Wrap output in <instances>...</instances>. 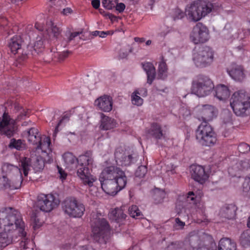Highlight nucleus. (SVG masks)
<instances>
[{
	"instance_id": "nucleus-1",
	"label": "nucleus",
	"mask_w": 250,
	"mask_h": 250,
	"mask_svg": "<svg viewBox=\"0 0 250 250\" xmlns=\"http://www.w3.org/2000/svg\"><path fill=\"white\" fill-rule=\"evenodd\" d=\"M0 227L4 230L0 233V248L17 242L18 234L25 235V224L18 210L12 208L0 211Z\"/></svg>"
},
{
	"instance_id": "nucleus-2",
	"label": "nucleus",
	"mask_w": 250,
	"mask_h": 250,
	"mask_svg": "<svg viewBox=\"0 0 250 250\" xmlns=\"http://www.w3.org/2000/svg\"><path fill=\"white\" fill-rule=\"evenodd\" d=\"M49 39L45 34L41 33L36 39L34 46L25 44L20 36H16L10 39L8 47L11 51L14 54H18L19 56L15 62L17 66L21 65L26 60L30 54L34 55L35 53H39L40 49L44 47L46 42Z\"/></svg>"
},
{
	"instance_id": "nucleus-3",
	"label": "nucleus",
	"mask_w": 250,
	"mask_h": 250,
	"mask_svg": "<svg viewBox=\"0 0 250 250\" xmlns=\"http://www.w3.org/2000/svg\"><path fill=\"white\" fill-rule=\"evenodd\" d=\"M2 171L6 175L3 176V185L5 188L18 189L27 181V177L23 176L21 169L10 164H5Z\"/></svg>"
},
{
	"instance_id": "nucleus-4",
	"label": "nucleus",
	"mask_w": 250,
	"mask_h": 250,
	"mask_svg": "<svg viewBox=\"0 0 250 250\" xmlns=\"http://www.w3.org/2000/svg\"><path fill=\"white\" fill-rule=\"evenodd\" d=\"M230 105L237 116L247 117L250 115V95L244 90L235 92L231 99Z\"/></svg>"
},
{
	"instance_id": "nucleus-5",
	"label": "nucleus",
	"mask_w": 250,
	"mask_h": 250,
	"mask_svg": "<svg viewBox=\"0 0 250 250\" xmlns=\"http://www.w3.org/2000/svg\"><path fill=\"white\" fill-rule=\"evenodd\" d=\"M98 214H93L91 219L92 235L93 239L100 243H106L110 232V226L107 220Z\"/></svg>"
},
{
	"instance_id": "nucleus-6",
	"label": "nucleus",
	"mask_w": 250,
	"mask_h": 250,
	"mask_svg": "<svg viewBox=\"0 0 250 250\" xmlns=\"http://www.w3.org/2000/svg\"><path fill=\"white\" fill-rule=\"evenodd\" d=\"M93 162L92 152L91 151H87L84 154L81 155L77 160V175L84 185H88L89 187L92 186L93 182L96 180L90 174L89 169L87 167L88 165H91Z\"/></svg>"
},
{
	"instance_id": "nucleus-7",
	"label": "nucleus",
	"mask_w": 250,
	"mask_h": 250,
	"mask_svg": "<svg viewBox=\"0 0 250 250\" xmlns=\"http://www.w3.org/2000/svg\"><path fill=\"white\" fill-rule=\"evenodd\" d=\"M196 138L203 146H212L217 142V136L211 126L207 122H203L196 131Z\"/></svg>"
},
{
	"instance_id": "nucleus-8",
	"label": "nucleus",
	"mask_w": 250,
	"mask_h": 250,
	"mask_svg": "<svg viewBox=\"0 0 250 250\" xmlns=\"http://www.w3.org/2000/svg\"><path fill=\"white\" fill-rule=\"evenodd\" d=\"M212 4L209 2H194L186 8V15L190 20L197 21L209 13L212 10Z\"/></svg>"
},
{
	"instance_id": "nucleus-9",
	"label": "nucleus",
	"mask_w": 250,
	"mask_h": 250,
	"mask_svg": "<svg viewBox=\"0 0 250 250\" xmlns=\"http://www.w3.org/2000/svg\"><path fill=\"white\" fill-rule=\"evenodd\" d=\"M214 87L213 82L208 77L199 75L192 82L191 91L198 97H202L209 95Z\"/></svg>"
},
{
	"instance_id": "nucleus-10",
	"label": "nucleus",
	"mask_w": 250,
	"mask_h": 250,
	"mask_svg": "<svg viewBox=\"0 0 250 250\" xmlns=\"http://www.w3.org/2000/svg\"><path fill=\"white\" fill-rule=\"evenodd\" d=\"M62 208L65 214L73 218L81 217L85 211L83 204L72 197L67 198L63 201Z\"/></svg>"
},
{
	"instance_id": "nucleus-11",
	"label": "nucleus",
	"mask_w": 250,
	"mask_h": 250,
	"mask_svg": "<svg viewBox=\"0 0 250 250\" xmlns=\"http://www.w3.org/2000/svg\"><path fill=\"white\" fill-rule=\"evenodd\" d=\"M214 53L212 49L208 46L200 47L193 55V60L197 67H205L213 62Z\"/></svg>"
},
{
	"instance_id": "nucleus-12",
	"label": "nucleus",
	"mask_w": 250,
	"mask_h": 250,
	"mask_svg": "<svg viewBox=\"0 0 250 250\" xmlns=\"http://www.w3.org/2000/svg\"><path fill=\"white\" fill-rule=\"evenodd\" d=\"M102 189L107 194L115 195L121 190L125 188L127 180L124 178L116 180L99 179Z\"/></svg>"
},
{
	"instance_id": "nucleus-13",
	"label": "nucleus",
	"mask_w": 250,
	"mask_h": 250,
	"mask_svg": "<svg viewBox=\"0 0 250 250\" xmlns=\"http://www.w3.org/2000/svg\"><path fill=\"white\" fill-rule=\"evenodd\" d=\"M20 166L24 177H27L31 167H32L36 172L42 170L44 167V161L41 156L32 157L31 158L24 157L21 160Z\"/></svg>"
},
{
	"instance_id": "nucleus-14",
	"label": "nucleus",
	"mask_w": 250,
	"mask_h": 250,
	"mask_svg": "<svg viewBox=\"0 0 250 250\" xmlns=\"http://www.w3.org/2000/svg\"><path fill=\"white\" fill-rule=\"evenodd\" d=\"M115 158L117 164L121 167L131 166L138 161V156L125 151L122 148H117L115 152Z\"/></svg>"
},
{
	"instance_id": "nucleus-15",
	"label": "nucleus",
	"mask_w": 250,
	"mask_h": 250,
	"mask_svg": "<svg viewBox=\"0 0 250 250\" xmlns=\"http://www.w3.org/2000/svg\"><path fill=\"white\" fill-rule=\"evenodd\" d=\"M190 39L194 44L204 43L209 39V31L206 26L198 22L193 27Z\"/></svg>"
},
{
	"instance_id": "nucleus-16",
	"label": "nucleus",
	"mask_w": 250,
	"mask_h": 250,
	"mask_svg": "<svg viewBox=\"0 0 250 250\" xmlns=\"http://www.w3.org/2000/svg\"><path fill=\"white\" fill-rule=\"evenodd\" d=\"M58 205L57 201L52 194H40L38 196L36 203L37 208L41 210L48 212L55 208Z\"/></svg>"
},
{
	"instance_id": "nucleus-17",
	"label": "nucleus",
	"mask_w": 250,
	"mask_h": 250,
	"mask_svg": "<svg viewBox=\"0 0 250 250\" xmlns=\"http://www.w3.org/2000/svg\"><path fill=\"white\" fill-rule=\"evenodd\" d=\"M17 129L15 121L10 118L8 115L4 113L2 120L0 122V131L2 134L10 138L14 135Z\"/></svg>"
},
{
	"instance_id": "nucleus-18",
	"label": "nucleus",
	"mask_w": 250,
	"mask_h": 250,
	"mask_svg": "<svg viewBox=\"0 0 250 250\" xmlns=\"http://www.w3.org/2000/svg\"><path fill=\"white\" fill-rule=\"evenodd\" d=\"M120 178H124V180H127L125 172L120 168L115 166H109L106 167L102 171L99 179L117 180Z\"/></svg>"
},
{
	"instance_id": "nucleus-19",
	"label": "nucleus",
	"mask_w": 250,
	"mask_h": 250,
	"mask_svg": "<svg viewBox=\"0 0 250 250\" xmlns=\"http://www.w3.org/2000/svg\"><path fill=\"white\" fill-rule=\"evenodd\" d=\"M191 177L200 184H203L208 179V174L205 172L204 168L199 165H192L190 167Z\"/></svg>"
},
{
	"instance_id": "nucleus-20",
	"label": "nucleus",
	"mask_w": 250,
	"mask_h": 250,
	"mask_svg": "<svg viewBox=\"0 0 250 250\" xmlns=\"http://www.w3.org/2000/svg\"><path fill=\"white\" fill-rule=\"evenodd\" d=\"M95 104L101 110L109 112L112 109V99L109 96L104 95L96 99Z\"/></svg>"
},
{
	"instance_id": "nucleus-21",
	"label": "nucleus",
	"mask_w": 250,
	"mask_h": 250,
	"mask_svg": "<svg viewBox=\"0 0 250 250\" xmlns=\"http://www.w3.org/2000/svg\"><path fill=\"white\" fill-rule=\"evenodd\" d=\"M62 30L54 23L51 20H49L46 22V27L45 28V35L49 39H51V36L53 38H57L61 33Z\"/></svg>"
},
{
	"instance_id": "nucleus-22",
	"label": "nucleus",
	"mask_w": 250,
	"mask_h": 250,
	"mask_svg": "<svg viewBox=\"0 0 250 250\" xmlns=\"http://www.w3.org/2000/svg\"><path fill=\"white\" fill-rule=\"evenodd\" d=\"M143 68L147 75V83L151 84L156 77L155 68L153 64L149 62L142 63Z\"/></svg>"
},
{
	"instance_id": "nucleus-23",
	"label": "nucleus",
	"mask_w": 250,
	"mask_h": 250,
	"mask_svg": "<svg viewBox=\"0 0 250 250\" xmlns=\"http://www.w3.org/2000/svg\"><path fill=\"white\" fill-rule=\"evenodd\" d=\"M215 97L220 101H225L230 95V91L228 87L224 84L217 85L215 89Z\"/></svg>"
},
{
	"instance_id": "nucleus-24",
	"label": "nucleus",
	"mask_w": 250,
	"mask_h": 250,
	"mask_svg": "<svg viewBox=\"0 0 250 250\" xmlns=\"http://www.w3.org/2000/svg\"><path fill=\"white\" fill-rule=\"evenodd\" d=\"M101 125H100V128L101 130H110L116 126L117 123L114 119L105 116L103 113L101 114Z\"/></svg>"
},
{
	"instance_id": "nucleus-25",
	"label": "nucleus",
	"mask_w": 250,
	"mask_h": 250,
	"mask_svg": "<svg viewBox=\"0 0 250 250\" xmlns=\"http://www.w3.org/2000/svg\"><path fill=\"white\" fill-rule=\"evenodd\" d=\"M247 164L246 161L242 160L234 162V163L228 168V172L232 177L237 176L240 171L243 170L247 167Z\"/></svg>"
},
{
	"instance_id": "nucleus-26",
	"label": "nucleus",
	"mask_w": 250,
	"mask_h": 250,
	"mask_svg": "<svg viewBox=\"0 0 250 250\" xmlns=\"http://www.w3.org/2000/svg\"><path fill=\"white\" fill-rule=\"evenodd\" d=\"M236 207L234 205L229 204L226 205L221 209V216L228 219H233L236 215Z\"/></svg>"
},
{
	"instance_id": "nucleus-27",
	"label": "nucleus",
	"mask_w": 250,
	"mask_h": 250,
	"mask_svg": "<svg viewBox=\"0 0 250 250\" xmlns=\"http://www.w3.org/2000/svg\"><path fill=\"white\" fill-rule=\"evenodd\" d=\"M148 134L155 138L160 139L162 137H165V131L162 130L161 126L157 123H153L148 131Z\"/></svg>"
},
{
	"instance_id": "nucleus-28",
	"label": "nucleus",
	"mask_w": 250,
	"mask_h": 250,
	"mask_svg": "<svg viewBox=\"0 0 250 250\" xmlns=\"http://www.w3.org/2000/svg\"><path fill=\"white\" fill-rule=\"evenodd\" d=\"M203 122L211 120L214 115V108L211 105H204L201 111Z\"/></svg>"
},
{
	"instance_id": "nucleus-29",
	"label": "nucleus",
	"mask_w": 250,
	"mask_h": 250,
	"mask_svg": "<svg viewBox=\"0 0 250 250\" xmlns=\"http://www.w3.org/2000/svg\"><path fill=\"white\" fill-rule=\"evenodd\" d=\"M228 72L229 76L235 81H242L244 77L243 68L241 66L237 65L233 67L230 70H228Z\"/></svg>"
},
{
	"instance_id": "nucleus-30",
	"label": "nucleus",
	"mask_w": 250,
	"mask_h": 250,
	"mask_svg": "<svg viewBox=\"0 0 250 250\" xmlns=\"http://www.w3.org/2000/svg\"><path fill=\"white\" fill-rule=\"evenodd\" d=\"M236 244L229 238H222L219 244V250H236Z\"/></svg>"
},
{
	"instance_id": "nucleus-31",
	"label": "nucleus",
	"mask_w": 250,
	"mask_h": 250,
	"mask_svg": "<svg viewBox=\"0 0 250 250\" xmlns=\"http://www.w3.org/2000/svg\"><path fill=\"white\" fill-rule=\"evenodd\" d=\"M110 218L117 223H120L124 221L126 215L123 210L120 208H115L112 210L110 213Z\"/></svg>"
},
{
	"instance_id": "nucleus-32",
	"label": "nucleus",
	"mask_w": 250,
	"mask_h": 250,
	"mask_svg": "<svg viewBox=\"0 0 250 250\" xmlns=\"http://www.w3.org/2000/svg\"><path fill=\"white\" fill-rule=\"evenodd\" d=\"M11 148H14L18 150H23L26 148V145L24 140L12 139L9 145Z\"/></svg>"
},
{
	"instance_id": "nucleus-33",
	"label": "nucleus",
	"mask_w": 250,
	"mask_h": 250,
	"mask_svg": "<svg viewBox=\"0 0 250 250\" xmlns=\"http://www.w3.org/2000/svg\"><path fill=\"white\" fill-rule=\"evenodd\" d=\"M240 241L244 248L250 247V229H247L241 234Z\"/></svg>"
},
{
	"instance_id": "nucleus-34",
	"label": "nucleus",
	"mask_w": 250,
	"mask_h": 250,
	"mask_svg": "<svg viewBox=\"0 0 250 250\" xmlns=\"http://www.w3.org/2000/svg\"><path fill=\"white\" fill-rule=\"evenodd\" d=\"M221 118L224 124L232 125H233V116L228 109L224 110L221 114Z\"/></svg>"
},
{
	"instance_id": "nucleus-35",
	"label": "nucleus",
	"mask_w": 250,
	"mask_h": 250,
	"mask_svg": "<svg viewBox=\"0 0 250 250\" xmlns=\"http://www.w3.org/2000/svg\"><path fill=\"white\" fill-rule=\"evenodd\" d=\"M167 68L166 62L162 61L159 65L157 78L159 79L165 80L167 77Z\"/></svg>"
},
{
	"instance_id": "nucleus-36",
	"label": "nucleus",
	"mask_w": 250,
	"mask_h": 250,
	"mask_svg": "<svg viewBox=\"0 0 250 250\" xmlns=\"http://www.w3.org/2000/svg\"><path fill=\"white\" fill-rule=\"evenodd\" d=\"M128 212L130 216L133 218L139 219L142 218L143 214L138 207L133 205L128 208Z\"/></svg>"
},
{
	"instance_id": "nucleus-37",
	"label": "nucleus",
	"mask_w": 250,
	"mask_h": 250,
	"mask_svg": "<svg viewBox=\"0 0 250 250\" xmlns=\"http://www.w3.org/2000/svg\"><path fill=\"white\" fill-rule=\"evenodd\" d=\"M28 141L31 144L36 145V148H42V138L39 133L38 135L35 134L33 136L28 138Z\"/></svg>"
},
{
	"instance_id": "nucleus-38",
	"label": "nucleus",
	"mask_w": 250,
	"mask_h": 250,
	"mask_svg": "<svg viewBox=\"0 0 250 250\" xmlns=\"http://www.w3.org/2000/svg\"><path fill=\"white\" fill-rule=\"evenodd\" d=\"M188 241L190 247L189 250H195L196 247H199L200 243L199 237L197 235L191 236Z\"/></svg>"
},
{
	"instance_id": "nucleus-39",
	"label": "nucleus",
	"mask_w": 250,
	"mask_h": 250,
	"mask_svg": "<svg viewBox=\"0 0 250 250\" xmlns=\"http://www.w3.org/2000/svg\"><path fill=\"white\" fill-rule=\"evenodd\" d=\"M139 95H141V93L139 92V90H135L131 96L132 104L137 106L141 105L143 103V99Z\"/></svg>"
},
{
	"instance_id": "nucleus-40",
	"label": "nucleus",
	"mask_w": 250,
	"mask_h": 250,
	"mask_svg": "<svg viewBox=\"0 0 250 250\" xmlns=\"http://www.w3.org/2000/svg\"><path fill=\"white\" fill-rule=\"evenodd\" d=\"M63 158L65 164L68 166L74 164L77 160V158L70 152L65 153L63 155Z\"/></svg>"
},
{
	"instance_id": "nucleus-41",
	"label": "nucleus",
	"mask_w": 250,
	"mask_h": 250,
	"mask_svg": "<svg viewBox=\"0 0 250 250\" xmlns=\"http://www.w3.org/2000/svg\"><path fill=\"white\" fill-rule=\"evenodd\" d=\"M25 235H22L21 234H18L19 237L20 238L19 239H17V241H21L20 246L21 248H22L23 249H27L29 248V244L30 243V240L26 238V232L24 230Z\"/></svg>"
},
{
	"instance_id": "nucleus-42",
	"label": "nucleus",
	"mask_w": 250,
	"mask_h": 250,
	"mask_svg": "<svg viewBox=\"0 0 250 250\" xmlns=\"http://www.w3.org/2000/svg\"><path fill=\"white\" fill-rule=\"evenodd\" d=\"M166 195L165 192L160 189H156L154 191L153 199L157 203L162 202Z\"/></svg>"
},
{
	"instance_id": "nucleus-43",
	"label": "nucleus",
	"mask_w": 250,
	"mask_h": 250,
	"mask_svg": "<svg viewBox=\"0 0 250 250\" xmlns=\"http://www.w3.org/2000/svg\"><path fill=\"white\" fill-rule=\"evenodd\" d=\"M118 0H103L102 5L108 10H111L115 7Z\"/></svg>"
},
{
	"instance_id": "nucleus-44",
	"label": "nucleus",
	"mask_w": 250,
	"mask_h": 250,
	"mask_svg": "<svg viewBox=\"0 0 250 250\" xmlns=\"http://www.w3.org/2000/svg\"><path fill=\"white\" fill-rule=\"evenodd\" d=\"M82 33V32H71L68 30L65 32V35L67 37L65 40L66 43H68L72 41L75 37Z\"/></svg>"
},
{
	"instance_id": "nucleus-45",
	"label": "nucleus",
	"mask_w": 250,
	"mask_h": 250,
	"mask_svg": "<svg viewBox=\"0 0 250 250\" xmlns=\"http://www.w3.org/2000/svg\"><path fill=\"white\" fill-rule=\"evenodd\" d=\"M147 171V167L146 166H140L135 171V176L139 178H143L146 174Z\"/></svg>"
},
{
	"instance_id": "nucleus-46",
	"label": "nucleus",
	"mask_w": 250,
	"mask_h": 250,
	"mask_svg": "<svg viewBox=\"0 0 250 250\" xmlns=\"http://www.w3.org/2000/svg\"><path fill=\"white\" fill-rule=\"evenodd\" d=\"M183 246L182 242H172L167 246V250H183Z\"/></svg>"
},
{
	"instance_id": "nucleus-47",
	"label": "nucleus",
	"mask_w": 250,
	"mask_h": 250,
	"mask_svg": "<svg viewBox=\"0 0 250 250\" xmlns=\"http://www.w3.org/2000/svg\"><path fill=\"white\" fill-rule=\"evenodd\" d=\"M69 120V116L67 115H64L62 118L60 120L58 123L53 134V137L54 139L56 137L57 133L59 131V128L65 121H68Z\"/></svg>"
},
{
	"instance_id": "nucleus-48",
	"label": "nucleus",
	"mask_w": 250,
	"mask_h": 250,
	"mask_svg": "<svg viewBox=\"0 0 250 250\" xmlns=\"http://www.w3.org/2000/svg\"><path fill=\"white\" fill-rule=\"evenodd\" d=\"M15 108L18 110H21L20 111L19 115L17 117L18 120H22L24 117H25L28 115V110H25L24 109L22 108V107L20 106L19 105H15Z\"/></svg>"
},
{
	"instance_id": "nucleus-49",
	"label": "nucleus",
	"mask_w": 250,
	"mask_h": 250,
	"mask_svg": "<svg viewBox=\"0 0 250 250\" xmlns=\"http://www.w3.org/2000/svg\"><path fill=\"white\" fill-rule=\"evenodd\" d=\"M238 150L242 153H248L250 151V146L245 143H242L238 146Z\"/></svg>"
},
{
	"instance_id": "nucleus-50",
	"label": "nucleus",
	"mask_w": 250,
	"mask_h": 250,
	"mask_svg": "<svg viewBox=\"0 0 250 250\" xmlns=\"http://www.w3.org/2000/svg\"><path fill=\"white\" fill-rule=\"evenodd\" d=\"M51 144L50 139L49 137L45 138L43 142H42V148H36V149H42V151H46V149H50V146Z\"/></svg>"
},
{
	"instance_id": "nucleus-51",
	"label": "nucleus",
	"mask_w": 250,
	"mask_h": 250,
	"mask_svg": "<svg viewBox=\"0 0 250 250\" xmlns=\"http://www.w3.org/2000/svg\"><path fill=\"white\" fill-rule=\"evenodd\" d=\"M186 15V12L184 13L180 9L177 8L174 10L173 18L174 21L181 19Z\"/></svg>"
},
{
	"instance_id": "nucleus-52",
	"label": "nucleus",
	"mask_w": 250,
	"mask_h": 250,
	"mask_svg": "<svg viewBox=\"0 0 250 250\" xmlns=\"http://www.w3.org/2000/svg\"><path fill=\"white\" fill-rule=\"evenodd\" d=\"M92 35L94 36H99L101 38H105L107 35H111L113 34V32L111 31H95L92 32Z\"/></svg>"
},
{
	"instance_id": "nucleus-53",
	"label": "nucleus",
	"mask_w": 250,
	"mask_h": 250,
	"mask_svg": "<svg viewBox=\"0 0 250 250\" xmlns=\"http://www.w3.org/2000/svg\"><path fill=\"white\" fill-rule=\"evenodd\" d=\"M187 201L190 204L195 205L196 204V197L193 192H189L187 197Z\"/></svg>"
},
{
	"instance_id": "nucleus-54",
	"label": "nucleus",
	"mask_w": 250,
	"mask_h": 250,
	"mask_svg": "<svg viewBox=\"0 0 250 250\" xmlns=\"http://www.w3.org/2000/svg\"><path fill=\"white\" fill-rule=\"evenodd\" d=\"M39 133L38 129L34 127H32L30 129H29L28 131L26 132H24V135H26V136L27 138V139H28L29 137H30L31 136H33L35 134L38 135V133Z\"/></svg>"
},
{
	"instance_id": "nucleus-55",
	"label": "nucleus",
	"mask_w": 250,
	"mask_h": 250,
	"mask_svg": "<svg viewBox=\"0 0 250 250\" xmlns=\"http://www.w3.org/2000/svg\"><path fill=\"white\" fill-rule=\"evenodd\" d=\"M243 190L250 192V179L246 180L243 184Z\"/></svg>"
},
{
	"instance_id": "nucleus-56",
	"label": "nucleus",
	"mask_w": 250,
	"mask_h": 250,
	"mask_svg": "<svg viewBox=\"0 0 250 250\" xmlns=\"http://www.w3.org/2000/svg\"><path fill=\"white\" fill-rule=\"evenodd\" d=\"M70 53L69 51H63L59 54H57L58 59L60 61H62L64 59H65L67 56L68 54Z\"/></svg>"
},
{
	"instance_id": "nucleus-57",
	"label": "nucleus",
	"mask_w": 250,
	"mask_h": 250,
	"mask_svg": "<svg viewBox=\"0 0 250 250\" xmlns=\"http://www.w3.org/2000/svg\"><path fill=\"white\" fill-rule=\"evenodd\" d=\"M115 7L117 11L120 13H122L124 11L125 8V5L124 3L122 2L119 3H117Z\"/></svg>"
},
{
	"instance_id": "nucleus-58",
	"label": "nucleus",
	"mask_w": 250,
	"mask_h": 250,
	"mask_svg": "<svg viewBox=\"0 0 250 250\" xmlns=\"http://www.w3.org/2000/svg\"><path fill=\"white\" fill-rule=\"evenodd\" d=\"M58 172L60 175V178L63 180L65 179L67 174L60 167L58 166Z\"/></svg>"
},
{
	"instance_id": "nucleus-59",
	"label": "nucleus",
	"mask_w": 250,
	"mask_h": 250,
	"mask_svg": "<svg viewBox=\"0 0 250 250\" xmlns=\"http://www.w3.org/2000/svg\"><path fill=\"white\" fill-rule=\"evenodd\" d=\"M128 55V52L126 50L121 49L120 50L119 56L121 59H124L127 57Z\"/></svg>"
},
{
	"instance_id": "nucleus-60",
	"label": "nucleus",
	"mask_w": 250,
	"mask_h": 250,
	"mask_svg": "<svg viewBox=\"0 0 250 250\" xmlns=\"http://www.w3.org/2000/svg\"><path fill=\"white\" fill-rule=\"evenodd\" d=\"M91 4L95 9H98L100 5V0H92Z\"/></svg>"
},
{
	"instance_id": "nucleus-61",
	"label": "nucleus",
	"mask_w": 250,
	"mask_h": 250,
	"mask_svg": "<svg viewBox=\"0 0 250 250\" xmlns=\"http://www.w3.org/2000/svg\"><path fill=\"white\" fill-rule=\"evenodd\" d=\"M105 16L108 17V18L110 19V20L112 21H116L117 20V17L116 16L109 13H107V14H106L105 15Z\"/></svg>"
},
{
	"instance_id": "nucleus-62",
	"label": "nucleus",
	"mask_w": 250,
	"mask_h": 250,
	"mask_svg": "<svg viewBox=\"0 0 250 250\" xmlns=\"http://www.w3.org/2000/svg\"><path fill=\"white\" fill-rule=\"evenodd\" d=\"M36 28L40 31H43L44 30V27L41 23L36 22L35 25Z\"/></svg>"
},
{
	"instance_id": "nucleus-63",
	"label": "nucleus",
	"mask_w": 250,
	"mask_h": 250,
	"mask_svg": "<svg viewBox=\"0 0 250 250\" xmlns=\"http://www.w3.org/2000/svg\"><path fill=\"white\" fill-rule=\"evenodd\" d=\"M175 222L181 228L183 227L185 225V223L181 221L178 218L175 219Z\"/></svg>"
},
{
	"instance_id": "nucleus-64",
	"label": "nucleus",
	"mask_w": 250,
	"mask_h": 250,
	"mask_svg": "<svg viewBox=\"0 0 250 250\" xmlns=\"http://www.w3.org/2000/svg\"><path fill=\"white\" fill-rule=\"evenodd\" d=\"M134 41L136 42L142 43L144 42L145 41V39L144 38L135 37L134 38Z\"/></svg>"
}]
</instances>
